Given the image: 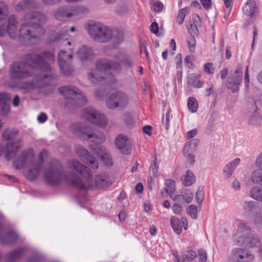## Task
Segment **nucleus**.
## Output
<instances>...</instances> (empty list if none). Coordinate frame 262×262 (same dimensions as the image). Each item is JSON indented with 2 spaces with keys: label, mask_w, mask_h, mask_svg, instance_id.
Wrapping results in <instances>:
<instances>
[{
  "label": "nucleus",
  "mask_w": 262,
  "mask_h": 262,
  "mask_svg": "<svg viewBox=\"0 0 262 262\" xmlns=\"http://www.w3.org/2000/svg\"><path fill=\"white\" fill-rule=\"evenodd\" d=\"M112 34L111 40H112L114 43L118 44L123 41V35L122 32L112 30Z\"/></svg>",
  "instance_id": "35"
},
{
  "label": "nucleus",
  "mask_w": 262,
  "mask_h": 262,
  "mask_svg": "<svg viewBox=\"0 0 262 262\" xmlns=\"http://www.w3.org/2000/svg\"><path fill=\"white\" fill-rule=\"evenodd\" d=\"M61 58V55H60L58 63L60 72L64 76L69 77L74 72L72 61H63Z\"/></svg>",
  "instance_id": "22"
},
{
  "label": "nucleus",
  "mask_w": 262,
  "mask_h": 262,
  "mask_svg": "<svg viewBox=\"0 0 262 262\" xmlns=\"http://www.w3.org/2000/svg\"><path fill=\"white\" fill-rule=\"evenodd\" d=\"M195 177L193 172L190 170H188L185 174L182 183L185 186H190L195 182Z\"/></svg>",
  "instance_id": "29"
},
{
  "label": "nucleus",
  "mask_w": 262,
  "mask_h": 262,
  "mask_svg": "<svg viewBox=\"0 0 262 262\" xmlns=\"http://www.w3.org/2000/svg\"><path fill=\"white\" fill-rule=\"evenodd\" d=\"M68 164L70 168L75 170L82 177L86 179H90L91 177V170L86 166L74 160L70 161Z\"/></svg>",
  "instance_id": "16"
},
{
  "label": "nucleus",
  "mask_w": 262,
  "mask_h": 262,
  "mask_svg": "<svg viewBox=\"0 0 262 262\" xmlns=\"http://www.w3.org/2000/svg\"><path fill=\"white\" fill-rule=\"evenodd\" d=\"M234 242L237 245H241L250 248L259 247L258 250L259 256L262 260V244L258 236L253 233L251 228L244 223H241L238 225L237 232L236 233Z\"/></svg>",
  "instance_id": "5"
},
{
  "label": "nucleus",
  "mask_w": 262,
  "mask_h": 262,
  "mask_svg": "<svg viewBox=\"0 0 262 262\" xmlns=\"http://www.w3.org/2000/svg\"><path fill=\"white\" fill-rule=\"evenodd\" d=\"M76 152L80 157L81 160L91 168L94 169L98 168V162L95 157L90 155L88 150L84 148L82 146H77Z\"/></svg>",
  "instance_id": "14"
},
{
  "label": "nucleus",
  "mask_w": 262,
  "mask_h": 262,
  "mask_svg": "<svg viewBox=\"0 0 262 262\" xmlns=\"http://www.w3.org/2000/svg\"><path fill=\"white\" fill-rule=\"evenodd\" d=\"M187 44L190 51L194 52L196 45V40L194 36L191 35V36L187 40Z\"/></svg>",
  "instance_id": "47"
},
{
  "label": "nucleus",
  "mask_w": 262,
  "mask_h": 262,
  "mask_svg": "<svg viewBox=\"0 0 262 262\" xmlns=\"http://www.w3.org/2000/svg\"><path fill=\"white\" fill-rule=\"evenodd\" d=\"M47 154V151L46 150H42L39 156L40 162L34 164L33 160V150L32 149L24 150L19 157L13 161V167L16 169H20L28 161H30V162L33 165V168H29L28 170L25 173V175L28 180L31 181H33L38 177L42 167L43 161V156L46 155Z\"/></svg>",
  "instance_id": "4"
},
{
  "label": "nucleus",
  "mask_w": 262,
  "mask_h": 262,
  "mask_svg": "<svg viewBox=\"0 0 262 262\" xmlns=\"http://www.w3.org/2000/svg\"><path fill=\"white\" fill-rule=\"evenodd\" d=\"M26 248L20 247L7 254L6 256L7 262H15L19 259L24 254Z\"/></svg>",
  "instance_id": "24"
},
{
  "label": "nucleus",
  "mask_w": 262,
  "mask_h": 262,
  "mask_svg": "<svg viewBox=\"0 0 262 262\" xmlns=\"http://www.w3.org/2000/svg\"><path fill=\"white\" fill-rule=\"evenodd\" d=\"M124 121L126 125L130 126H132L134 123V120L129 113H124Z\"/></svg>",
  "instance_id": "55"
},
{
  "label": "nucleus",
  "mask_w": 262,
  "mask_h": 262,
  "mask_svg": "<svg viewBox=\"0 0 262 262\" xmlns=\"http://www.w3.org/2000/svg\"><path fill=\"white\" fill-rule=\"evenodd\" d=\"M169 117H170V112L168 111L166 113L165 118L164 116L162 117V122L163 125L164 126V127L166 130H168L169 128Z\"/></svg>",
  "instance_id": "50"
},
{
  "label": "nucleus",
  "mask_w": 262,
  "mask_h": 262,
  "mask_svg": "<svg viewBox=\"0 0 262 262\" xmlns=\"http://www.w3.org/2000/svg\"><path fill=\"white\" fill-rule=\"evenodd\" d=\"M21 146L20 141L9 142L6 145L5 159L10 161L15 156Z\"/></svg>",
  "instance_id": "20"
},
{
  "label": "nucleus",
  "mask_w": 262,
  "mask_h": 262,
  "mask_svg": "<svg viewBox=\"0 0 262 262\" xmlns=\"http://www.w3.org/2000/svg\"><path fill=\"white\" fill-rule=\"evenodd\" d=\"M39 7L36 0H21L15 6L17 12H26L23 17L19 34L16 27L17 22L14 16H10L5 24L0 23V37L8 35L11 39L18 36L20 43L28 46L33 39L39 38L45 33L43 25L48 20L47 16L40 11H32Z\"/></svg>",
  "instance_id": "1"
},
{
  "label": "nucleus",
  "mask_w": 262,
  "mask_h": 262,
  "mask_svg": "<svg viewBox=\"0 0 262 262\" xmlns=\"http://www.w3.org/2000/svg\"><path fill=\"white\" fill-rule=\"evenodd\" d=\"M6 10V4L4 2L0 3V19H3L5 18L4 11Z\"/></svg>",
  "instance_id": "58"
},
{
  "label": "nucleus",
  "mask_w": 262,
  "mask_h": 262,
  "mask_svg": "<svg viewBox=\"0 0 262 262\" xmlns=\"http://www.w3.org/2000/svg\"><path fill=\"white\" fill-rule=\"evenodd\" d=\"M187 212L193 219H196L198 217L197 207L195 205H191L187 209Z\"/></svg>",
  "instance_id": "44"
},
{
  "label": "nucleus",
  "mask_w": 262,
  "mask_h": 262,
  "mask_svg": "<svg viewBox=\"0 0 262 262\" xmlns=\"http://www.w3.org/2000/svg\"><path fill=\"white\" fill-rule=\"evenodd\" d=\"M35 88V83L33 81H27L22 83L20 86L19 89L25 90L26 92H29L31 90H34Z\"/></svg>",
  "instance_id": "41"
},
{
  "label": "nucleus",
  "mask_w": 262,
  "mask_h": 262,
  "mask_svg": "<svg viewBox=\"0 0 262 262\" xmlns=\"http://www.w3.org/2000/svg\"><path fill=\"white\" fill-rule=\"evenodd\" d=\"M260 119V116L257 113H254L251 116L249 122L251 124L254 125L258 123Z\"/></svg>",
  "instance_id": "53"
},
{
  "label": "nucleus",
  "mask_w": 262,
  "mask_h": 262,
  "mask_svg": "<svg viewBox=\"0 0 262 262\" xmlns=\"http://www.w3.org/2000/svg\"><path fill=\"white\" fill-rule=\"evenodd\" d=\"M74 134L83 139L90 140L91 142L99 144L105 141L103 133H94L91 127L81 123H76L71 127Z\"/></svg>",
  "instance_id": "7"
},
{
  "label": "nucleus",
  "mask_w": 262,
  "mask_h": 262,
  "mask_svg": "<svg viewBox=\"0 0 262 262\" xmlns=\"http://www.w3.org/2000/svg\"><path fill=\"white\" fill-rule=\"evenodd\" d=\"M166 187L164 189L161 191V194L162 197H164V193L169 194L170 198H172V194L176 190V183L174 181L171 180H166L165 181Z\"/></svg>",
  "instance_id": "27"
},
{
  "label": "nucleus",
  "mask_w": 262,
  "mask_h": 262,
  "mask_svg": "<svg viewBox=\"0 0 262 262\" xmlns=\"http://www.w3.org/2000/svg\"><path fill=\"white\" fill-rule=\"evenodd\" d=\"M91 149L98 157H100L105 165L107 166L112 165L113 161L111 155L104 147L102 146H96L94 148L92 147Z\"/></svg>",
  "instance_id": "19"
},
{
  "label": "nucleus",
  "mask_w": 262,
  "mask_h": 262,
  "mask_svg": "<svg viewBox=\"0 0 262 262\" xmlns=\"http://www.w3.org/2000/svg\"><path fill=\"white\" fill-rule=\"evenodd\" d=\"M46 182L52 186H57L60 184L63 178L73 186L84 189L85 185L82 180L73 172L66 173L61 163L56 160H52L43 175Z\"/></svg>",
  "instance_id": "3"
},
{
  "label": "nucleus",
  "mask_w": 262,
  "mask_h": 262,
  "mask_svg": "<svg viewBox=\"0 0 262 262\" xmlns=\"http://www.w3.org/2000/svg\"><path fill=\"white\" fill-rule=\"evenodd\" d=\"M188 9V8L186 7L181 9L179 11L177 16V21L178 22L179 24L181 25L183 23L185 17L186 12Z\"/></svg>",
  "instance_id": "45"
},
{
  "label": "nucleus",
  "mask_w": 262,
  "mask_h": 262,
  "mask_svg": "<svg viewBox=\"0 0 262 262\" xmlns=\"http://www.w3.org/2000/svg\"><path fill=\"white\" fill-rule=\"evenodd\" d=\"M60 94L69 100L70 103L74 105H83L86 103V100L80 91L77 88L73 86H61L58 89Z\"/></svg>",
  "instance_id": "9"
},
{
  "label": "nucleus",
  "mask_w": 262,
  "mask_h": 262,
  "mask_svg": "<svg viewBox=\"0 0 262 262\" xmlns=\"http://www.w3.org/2000/svg\"><path fill=\"white\" fill-rule=\"evenodd\" d=\"M95 184L98 189L103 188L108 186L107 181L102 176H97L95 179Z\"/></svg>",
  "instance_id": "39"
},
{
  "label": "nucleus",
  "mask_w": 262,
  "mask_h": 262,
  "mask_svg": "<svg viewBox=\"0 0 262 262\" xmlns=\"http://www.w3.org/2000/svg\"><path fill=\"white\" fill-rule=\"evenodd\" d=\"M83 116L88 121L99 126H104L107 124L105 116L92 107L83 110Z\"/></svg>",
  "instance_id": "11"
},
{
  "label": "nucleus",
  "mask_w": 262,
  "mask_h": 262,
  "mask_svg": "<svg viewBox=\"0 0 262 262\" xmlns=\"http://www.w3.org/2000/svg\"><path fill=\"white\" fill-rule=\"evenodd\" d=\"M129 102L128 95L122 91H116L112 93L106 100V105L110 109L118 108L123 110L126 108Z\"/></svg>",
  "instance_id": "10"
},
{
  "label": "nucleus",
  "mask_w": 262,
  "mask_h": 262,
  "mask_svg": "<svg viewBox=\"0 0 262 262\" xmlns=\"http://www.w3.org/2000/svg\"><path fill=\"white\" fill-rule=\"evenodd\" d=\"M233 256L238 262H253L254 256L250 253L247 249L236 248L233 250Z\"/></svg>",
  "instance_id": "17"
},
{
  "label": "nucleus",
  "mask_w": 262,
  "mask_h": 262,
  "mask_svg": "<svg viewBox=\"0 0 262 262\" xmlns=\"http://www.w3.org/2000/svg\"><path fill=\"white\" fill-rule=\"evenodd\" d=\"M60 55H61V58H62L63 61H71V59L73 58V55L71 53H68L67 51L60 50L57 56L58 62H59V57H60Z\"/></svg>",
  "instance_id": "43"
},
{
  "label": "nucleus",
  "mask_w": 262,
  "mask_h": 262,
  "mask_svg": "<svg viewBox=\"0 0 262 262\" xmlns=\"http://www.w3.org/2000/svg\"><path fill=\"white\" fill-rule=\"evenodd\" d=\"M96 71L95 73L90 72L88 76L89 80L95 84L103 81L104 83L107 82L106 76L102 75L98 76V72H106L109 70H113L120 72L122 70V66L120 62L107 59H100L96 62Z\"/></svg>",
  "instance_id": "6"
},
{
  "label": "nucleus",
  "mask_w": 262,
  "mask_h": 262,
  "mask_svg": "<svg viewBox=\"0 0 262 262\" xmlns=\"http://www.w3.org/2000/svg\"><path fill=\"white\" fill-rule=\"evenodd\" d=\"M258 204V203L255 201L246 202L244 206V210L248 212L255 211Z\"/></svg>",
  "instance_id": "38"
},
{
  "label": "nucleus",
  "mask_w": 262,
  "mask_h": 262,
  "mask_svg": "<svg viewBox=\"0 0 262 262\" xmlns=\"http://www.w3.org/2000/svg\"><path fill=\"white\" fill-rule=\"evenodd\" d=\"M257 160L259 163L260 170L253 171L251 179L254 183L262 185V156H259Z\"/></svg>",
  "instance_id": "26"
},
{
  "label": "nucleus",
  "mask_w": 262,
  "mask_h": 262,
  "mask_svg": "<svg viewBox=\"0 0 262 262\" xmlns=\"http://www.w3.org/2000/svg\"><path fill=\"white\" fill-rule=\"evenodd\" d=\"M77 55L81 60H88L93 58V52L91 47L83 46L77 51Z\"/></svg>",
  "instance_id": "23"
},
{
  "label": "nucleus",
  "mask_w": 262,
  "mask_h": 262,
  "mask_svg": "<svg viewBox=\"0 0 262 262\" xmlns=\"http://www.w3.org/2000/svg\"><path fill=\"white\" fill-rule=\"evenodd\" d=\"M241 162V160L239 158H237L234 159L232 161L230 162V176L232 175V172L236 168L237 165Z\"/></svg>",
  "instance_id": "54"
},
{
  "label": "nucleus",
  "mask_w": 262,
  "mask_h": 262,
  "mask_svg": "<svg viewBox=\"0 0 262 262\" xmlns=\"http://www.w3.org/2000/svg\"><path fill=\"white\" fill-rule=\"evenodd\" d=\"M190 150H185L184 148V154L187 158V161L190 164H193L195 162V156L191 154Z\"/></svg>",
  "instance_id": "48"
},
{
  "label": "nucleus",
  "mask_w": 262,
  "mask_h": 262,
  "mask_svg": "<svg viewBox=\"0 0 262 262\" xmlns=\"http://www.w3.org/2000/svg\"><path fill=\"white\" fill-rule=\"evenodd\" d=\"M253 223L256 227L262 229V210L254 216Z\"/></svg>",
  "instance_id": "42"
},
{
  "label": "nucleus",
  "mask_w": 262,
  "mask_h": 262,
  "mask_svg": "<svg viewBox=\"0 0 262 262\" xmlns=\"http://www.w3.org/2000/svg\"><path fill=\"white\" fill-rule=\"evenodd\" d=\"M115 57L119 60L121 64L124 68L129 69L134 68L135 60L133 57L127 55L120 54L119 56L115 55Z\"/></svg>",
  "instance_id": "25"
},
{
  "label": "nucleus",
  "mask_w": 262,
  "mask_h": 262,
  "mask_svg": "<svg viewBox=\"0 0 262 262\" xmlns=\"http://www.w3.org/2000/svg\"><path fill=\"white\" fill-rule=\"evenodd\" d=\"M213 63H207L205 64L204 66V71L206 73L209 74H213Z\"/></svg>",
  "instance_id": "59"
},
{
  "label": "nucleus",
  "mask_w": 262,
  "mask_h": 262,
  "mask_svg": "<svg viewBox=\"0 0 262 262\" xmlns=\"http://www.w3.org/2000/svg\"><path fill=\"white\" fill-rule=\"evenodd\" d=\"M63 35L56 31H51L48 34V38L51 42L58 41L62 39Z\"/></svg>",
  "instance_id": "32"
},
{
  "label": "nucleus",
  "mask_w": 262,
  "mask_h": 262,
  "mask_svg": "<svg viewBox=\"0 0 262 262\" xmlns=\"http://www.w3.org/2000/svg\"><path fill=\"white\" fill-rule=\"evenodd\" d=\"M187 105L189 110L191 113H195L198 108V103L195 98L189 97L188 99Z\"/></svg>",
  "instance_id": "36"
},
{
  "label": "nucleus",
  "mask_w": 262,
  "mask_h": 262,
  "mask_svg": "<svg viewBox=\"0 0 262 262\" xmlns=\"http://www.w3.org/2000/svg\"><path fill=\"white\" fill-rule=\"evenodd\" d=\"M88 31L91 37L95 41L102 43L111 41L112 29L101 23L90 24Z\"/></svg>",
  "instance_id": "8"
},
{
  "label": "nucleus",
  "mask_w": 262,
  "mask_h": 262,
  "mask_svg": "<svg viewBox=\"0 0 262 262\" xmlns=\"http://www.w3.org/2000/svg\"><path fill=\"white\" fill-rule=\"evenodd\" d=\"M150 31L154 34H157L159 32L158 24L156 22H153L150 25Z\"/></svg>",
  "instance_id": "64"
},
{
  "label": "nucleus",
  "mask_w": 262,
  "mask_h": 262,
  "mask_svg": "<svg viewBox=\"0 0 262 262\" xmlns=\"http://www.w3.org/2000/svg\"><path fill=\"white\" fill-rule=\"evenodd\" d=\"M115 144L123 154L128 155L130 153L132 145L126 137L118 136L115 139Z\"/></svg>",
  "instance_id": "18"
},
{
  "label": "nucleus",
  "mask_w": 262,
  "mask_h": 262,
  "mask_svg": "<svg viewBox=\"0 0 262 262\" xmlns=\"http://www.w3.org/2000/svg\"><path fill=\"white\" fill-rule=\"evenodd\" d=\"M37 68L44 72H50L51 68L43 58L37 54L28 53L22 62L12 63L9 69L10 76L12 79H23L33 75L32 69Z\"/></svg>",
  "instance_id": "2"
},
{
  "label": "nucleus",
  "mask_w": 262,
  "mask_h": 262,
  "mask_svg": "<svg viewBox=\"0 0 262 262\" xmlns=\"http://www.w3.org/2000/svg\"><path fill=\"white\" fill-rule=\"evenodd\" d=\"M196 198L199 203H202L204 199V188L202 186L198 188L196 192Z\"/></svg>",
  "instance_id": "46"
},
{
  "label": "nucleus",
  "mask_w": 262,
  "mask_h": 262,
  "mask_svg": "<svg viewBox=\"0 0 262 262\" xmlns=\"http://www.w3.org/2000/svg\"><path fill=\"white\" fill-rule=\"evenodd\" d=\"M88 10L83 7H74L72 6H63L59 8L55 13V16L59 20L64 18H69L73 15H77L79 14L86 13Z\"/></svg>",
  "instance_id": "12"
},
{
  "label": "nucleus",
  "mask_w": 262,
  "mask_h": 262,
  "mask_svg": "<svg viewBox=\"0 0 262 262\" xmlns=\"http://www.w3.org/2000/svg\"><path fill=\"white\" fill-rule=\"evenodd\" d=\"M201 76L195 73L191 74L188 77V83L195 88H201L204 82L200 79Z\"/></svg>",
  "instance_id": "28"
},
{
  "label": "nucleus",
  "mask_w": 262,
  "mask_h": 262,
  "mask_svg": "<svg viewBox=\"0 0 262 262\" xmlns=\"http://www.w3.org/2000/svg\"><path fill=\"white\" fill-rule=\"evenodd\" d=\"M18 134V130L15 129H8L3 133V138L6 141H11L15 139Z\"/></svg>",
  "instance_id": "31"
},
{
  "label": "nucleus",
  "mask_w": 262,
  "mask_h": 262,
  "mask_svg": "<svg viewBox=\"0 0 262 262\" xmlns=\"http://www.w3.org/2000/svg\"><path fill=\"white\" fill-rule=\"evenodd\" d=\"M43 57L51 61H53L55 59L54 54L50 51H45L43 52Z\"/></svg>",
  "instance_id": "61"
},
{
  "label": "nucleus",
  "mask_w": 262,
  "mask_h": 262,
  "mask_svg": "<svg viewBox=\"0 0 262 262\" xmlns=\"http://www.w3.org/2000/svg\"><path fill=\"white\" fill-rule=\"evenodd\" d=\"M48 119L47 115L44 113H41L37 117V120L39 123H42Z\"/></svg>",
  "instance_id": "63"
},
{
  "label": "nucleus",
  "mask_w": 262,
  "mask_h": 262,
  "mask_svg": "<svg viewBox=\"0 0 262 262\" xmlns=\"http://www.w3.org/2000/svg\"><path fill=\"white\" fill-rule=\"evenodd\" d=\"M170 225L174 232L178 234L182 231V227L180 219L176 216H173L170 219Z\"/></svg>",
  "instance_id": "30"
},
{
  "label": "nucleus",
  "mask_w": 262,
  "mask_h": 262,
  "mask_svg": "<svg viewBox=\"0 0 262 262\" xmlns=\"http://www.w3.org/2000/svg\"><path fill=\"white\" fill-rule=\"evenodd\" d=\"M199 144L200 140L197 138H195L188 142V143L185 145L184 148H185V150L189 149L190 150L191 152H193Z\"/></svg>",
  "instance_id": "37"
},
{
  "label": "nucleus",
  "mask_w": 262,
  "mask_h": 262,
  "mask_svg": "<svg viewBox=\"0 0 262 262\" xmlns=\"http://www.w3.org/2000/svg\"><path fill=\"white\" fill-rule=\"evenodd\" d=\"M200 262H206L207 259V253L204 249H200L198 252Z\"/></svg>",
  "instance_id": "56"
},
{
  "label": "nucleus",
  "mask_w": 262,
  "mask_h": 262,
  "mask_svg": "<svg viewBox=\"0 0 262 262\" xmlns=\"http://www.w3.org/2000/svg\"><path fill=\"white\" fill-rule=\"evenodd\" d=\"M183 196V201L186 203H190L193 198V193L190 190L185 189L182 192Z\"/></svg>",
  "instance_id": "40"
},
{
  "label": "nucleus",
  "mask_w": 262,
  "mask_h": 262,
  "mask_svg": "<svg viewBox=\"0 0 262 262\" xmlns=\"http://www.w3.org/2000/svg\"><path fill=\"white\" fill-rule=\"evenodd\" d=\"M198 26L193 24L191 21H189L187 28L191 35H192V34H195L198 32Z\"/></svg>",
  "instance_id": "52"
},
{
  "label": "nucleus",
  "mask_w": 262,
  "mask_h": 262,
  "mask_svg": "<svg viewBox=\"0 0 262 262\" xmlns=\"http://www.w3.org/2000/svg\"><path fill=\"white\" fill-rule=\"evenodd\" d=\"M243 68L238 65L230 77V91L232 93H236L239 90V86L243 80Z\"/></svg>",
  "instance_id": "15"
},
{
  "label": "nucleus",
  "mask_w": 262,
  "mask_h": 262,
  "mask_svg": "<svg viewBox=\"0 0 262 262\" xmlns=\"http://www.w3.org/2000/svg\"><path fill=\"white\" fill-rule=\"evenodd\" d=\"M243 12L248 16L256 15L258 13V8L255 0H248L243 8Z\"/></svg>",
  "instance_id": "21"
},
{
  "label": "nucleus",
  "mask_w": 262,
  "mask_h": 262,
  "mask_svg": "<svg viewBox=\"0 0 262 262\" xmlns=\"http://www.w3.org/2000/svg\"><path fill=\"white\" fill-rule=\"evenodd\" d=\"M42 260L43 257L37 254L29 257L27 260V262H42Z\"/></svg>",
  "instance_id": "51"
},
{
  "label": "nucleus",
  "mask_w": 262,
  "mask_h": 262,
  "mask_svg": "<svg viewBox=\"0 0 262 262\" xmlns=\"http://www.w3.org/2000/svg\"><path fill=\"white\" fill-rule=\"evenodd\" d=\"M61 0H41L42 3L46 6H53L59 3Z\"/></svg>",
  "instance_id": "60"
},
{
  "label": "nucleus",
  "mask_w": 262,
  "mask_h": 262,
  "mask_svg": "<svg viewBox=\"0 0 262 262\" xmlns=\"http://www.w3.org/2000/svg\"><path fill=\"white\" fill-rule=\"evenodd\" d=\"M250 195L253 199L262 202V188L253 187L250 190Z\"/></svg>",
  "instance_id": "33"
},
{
  "label": "nucleus",
  "mask_w": 262,
  "mask_h": 262,
  "mask_svg": "<svg viewBox=\"0 0 262 262\" xmlns=\"http://www.w3.org/2000/svg\"><path fill=\"white\" fill-rule=\"evenodd\" d=\"M163 8L164 5L160 2H156L153 5V9L155 11L157 12H161L163 10Z\"/></svg>",
  "instance_id": "57"
},
{
  "label": "nucleus",
  "mask_w": 262,
  "mask_h": 262,
  "mask_svg": "<svg viewBox=\"0 0 262 262\" xmlns=\"http://www.w3.org/2000/svg\"><path fill=\"white\" fill-rule=\"evenodd\" d=\"M154 157V163L151 166H150V170L154 177H157L159 166L157 164V157L156 156H155Z\"/></svg>",
  "instance_id": "49"
},
{
  "label": "nucleus",
  "mask_w": 262,
  "mask_h": 262,
  "mask_svg": "<svg viewBox=\"0 0 262 262\" xmlns=\"http://www.w3.org/2000/svg\"><path fill=\"white\" fill-rule=\"evenodd\" d=\"M182 262L184 261H191L196 258L197 255L196 253L193 250H187L183 251L182 253Z\"/></svg>",
  "instance_id": "34"
},
{
  "label": "nucleus",
  "mask_w": 262,
  "mask_h": 262,
  "mask_svg": "<svg viewBox=\"0 0 262 262\" xmlns=\"http://www.w3.org/2000/svg\"><path fill=\"white\" fill-rule=\"evenodd\" d=\"M172 209L173 212L177 214H180L182 211L181 206L178 204H174L172 207Z\"/></svg>",
  "instance_id": "62"
},
{
  "label": "nucleus",
  "mask_w": 262,
  "mask_h": 262,
  "mask_svg": "<svg viewBox=\"0 0 262 262\" xmlns=\"http://www.w3.org/2000/svg\"><path fill=\"white\" fill-rule=\"evenodd\" d=\"M19 235L13 229L3 230V225L0 221V243L4 245H12L17 242Z\"/></svg>",
  "instance_id": "13"
}]
</instances>
